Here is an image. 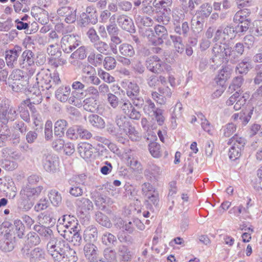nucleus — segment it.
I'll return each mask as SVG.
<instances>
[{"label": "nucleus", "mask_w": 262, "mask_h": 262, "mask_svg": "<svg viewBox=\"0 0 262 262\" xmlns=\"http://www.w3.org/2000/svg\"><path fill=\"white\" fill-rule=\"evenodd\" d=\"M34 230L44 236L49 242L47 245V252L54 262H76L78 257L74 250L71 248L64 240L55 237L49 227L35 225Z\"/></svg>", "instance_id": "1"}, {"label": "nucleus", "mask_w": 262, "mask_h": 262, "mask_svg": "<svg viewBox=\"0 0 262 262\" xmlns=\"http://www.w3.org/2000/svg\"><path fill=\"white\" fill-rule=\"evenodd\" d=\"M143 0L142 2L141 11L148 16L157 14L155 19L160 24L167 25L170 20V14L172 5V0Z\"/></svg>", "instance_id": "2"}, {"label": "nucleus", "mask_w": 262, "mask_h": 262, "mask_svg": "<svg viewBox=\"0 0 262 262\" xmlns=\"http://www.w3.org/2000/svg\"><path fill=\"white\" fill-rule=\"evenodd\" d=\"M212 56L210 59V69L215 70L223 63L230 62L228 60V54L225 47V43L223 46L215 43L212 49Z\"/></svg>", "instance_id": "3"}, {"label": "nucleus", "mask_w": 262, "mask_h": 262, "mask_svg": "<svg viewBox=\"0 0 262 262\" xmlns=\"http://www.w3.org/2000/svg\"><path fill=\"white\" fill-rule=\"evenodd\" d=\"M115 123L119 128L120 135H126L132 141H137L139 138L138 132L125 116L117 115L115 118Z\"/></svg>", "instance_id": "4"}, {"label": "nucleus", "mask_w": 262, "mask_h": 262, "mask_svg": "<svg viewBox=\"0 0 262 262\" xmlns=\"http://www.w3.org/2000/svg\"><path fill=\"white\" fill-rule=\"evenodd\" d=\"M51 79V73L49 71L41 70L37 73L36 84L30 88V92L33 95L40 97L41 91L50 90L51 85H49V83Z\"/></svg>", "instance_id": "5"}, {"label": "nucleus", "mask_w": 262, "mask_h": 262, "mask_svg": "<svg viewBox=\"0 0 262 262\" xmlns=\"http://www.w3.org/2000/svg\"><path fill=\"white\" fill-rule=\"evenodd\" d=\"M165 25H156L154 27V30L149 29L147 31L151 33L147 36L148 41L155 46L161 45L164 42V40L166 39L168 36L167 29Z\"/></svg>", "instance_id": "6"}, {"label": "nucleus", "mask_w": 262, "mask_h": 262, "mask_svg": "<svg viewBox=\"0 0 262 262\" xmlns=\"http://www.w3.org/2000/svg\"><path fill=\"white\" fill-rule=\"evenodd\" d=\"M225 47L228 54V60L232 64L237 63L239 61L240 57L245 52V46L242 42H237L233 47H231L229 43H225Z\"/></svg>", "instance_id": "7"}, {"label": "nucleus", "mask_w": 262, "mask_h": 262, "mask_svg": "<svg viewBox=\"0 0 262 262\" xmlns=\"http://www.w3.org/2000/svg\"><path fill=\"white\" fill-rule=\"evenodd\" d=\"M145 65L147 70L154 74H159L164 71L166 63L158 56L152 55L146 58Z\"/></svg>", "instance_id": "8"}, {"label": "nucleus", "mask_w": 262, "mask_h": 262, "mask_svg": "<svg viewBox=\"0 0 262 262\" xmlns=\"http://www.w3.org/2000/svg\"><path fill=\"white\" fill-rule=\"evenodd\" d=\"M60 43L63 52L70 53L80 45L81 41L78 35L71 34L63 36L61 39Z\"/></svg>", "instance_id": "9"}, {"label": "nucleus", "mask_w": 262, "mask_h": 262, "mask_svg": "<svg viewBox=\"0 0 262 262\" xmlns=\"http://www.w3.org/2000/svg\"><path fill=\"white\" fill-rule=\"evenodd\" d=\"M98 21V14L96 9L93 6H88L85 12L80 14V25L85 27L89 24H96Z\"/></svg>", "instance_id": "10"}, {"label": "nucleus", "mask_w": 262, "mask_h": 262, "mask_svg": "<svg viewBox=\"0 0 262 262\" xmlns=\"http://www.w3.org/2000/svg\"><path fill=\"white\" fill-rule=\"evenodd\" d=\"M42 163L46 171L55 173L57 170L58 158L55 155L49 152H45L42 156Z\"/></svg>", "instance_id": "11"}, {"label": "nucleus", "mask_w": 262, "mask_h": 262, "mask_svg": "<svg viewBox=\"0 0 262 262\" xmlns=\"http://www.w3.org/2000/svg\"><path fill=\"white\" fill-rule=\"evenodd\" d=\"M21 51V47L17 45L15 46L12 49L6 51L5 59L7 64L9 67L12 68L19 66L17 58Z\"/></svg>", "instance_id": "12"}, {"label": "nucleus", "mask_w": 262, "mask_h": 262, "mask_svg": "<svg viewBox=\"0 0 262 262\" xmlns=\"http://www.w3.org/2000/svg\"><path fill=\"white\" fill-rule=\"evenodd\" d=\"M41 242L40 238L37 233L34 232H30L27 235V239L25 241L24 247L21 249L22 253L29 254L30 249L40 244Z\"/></svg>", "instance_id": "13"}, {"label": "nucleus", "mask_w": 262, "mask_h": 262, "mask_svg": "<svg viewBox=\"0 0 262 262\" xmlns=\"http://www.w3.org/2000/svg\"><path fill=\"white\" fill-rule=\"evenodd\" d=\"M79 212L83 215H86L93 210V204L91 201L86 198H80L76 200L75 202Z\"/></svg>", "instance_id": "14"}, {"label": "nucleus", "mask_w": 262, "mask_h": 262, "mask_svg": "<svg viewBox=\"0 0 262 262\" xmlns=\"http://www.w3.org/2000/svg\"><path fill=\"white\" fill-rule=\"evenodd\" d=\"M118 25L124 31L130 33H135L136 29L133 21L129 17L124 15H119L117 19Z\"/></svg>", "instance_id": "15"}, {"label": "nucleus", "mask_w": 262, "mask_h": 262, "mask_svg": "<svg viewBox=\"0 0 262 262\" xmlns=\"http://www.w3.org/2000/svg\"><path fill=\"white\" fill-rule=\"evenodd\" d=\"M262 64L257 65L255 67L256 71L255 77L253 78V83L257 85L256 89L253 93V96L257 97H262Z\"/></svg>", "instance_id": "16"}, {"label": "nucleus", "mask_w": 262, "mask_h": 262, "mask_svg": "<svg viewBox=\"0 0 262 262\" xmlns=\"http://www.w3.org/2000/svg\"><path fill=\"white\" fill-rule=\"evenodd\" d=\"M83 251L88 262H93L94 260H96L99 258L98 248L92 243L85 244L83 248Z\"/></svg>", "instance_id": "17"}, {"label": "nucleus", "mask_w": 262, "mask_h": 262, "mask_svg": "<svg viewBox=\"0 0 262 262\" xmlns=\"http://www.w3.org/2000/svg\"><path fill=\"white\" fill-rule=\"evenodd\" d=\"M162 170L159 166L152 163H149L144 170V174L147 179L152 181V180H157Z\"/></svg>", "instance_id": "18"}, {"label": "nucleus", "mask_w": 262, "mask_h": 262, "mask_svg": "<svg viewBox=\"0 0 262 262\" xmlns=\"http://www.w3.org/2000/svg\"><path fill=\"white\" fill-rule=\"evenodd\" d=\"M43 188V187L41 186L34 188L31 187L29 185H27L21 190L20 192L34 202V200L39 196Z\"/></svg>", "instance_id": "19"}, {"label": "nucleus", "mask_w": 262, "mask_h": 262, "mask_svg": "<svg viewBox=\"0 0 262 262\" xmlns=\"http://www.w3.org/2000/svg\"><path fill=\"white\" fill-rule=\"evenodd\" d=\"M95 150L90 144L86 142L80 143L78 144L77 150L80 156L85 159L91 158Z\"/></svg>", "instance_id": "20"}, {"label": "nucleus", "mask_w": 262, "mask_h": 262, "mask_svg": "<svg viewBox=\"0 0 262 262\" xmlns=\"http://www.w3.org/2000/svg\"><path fill=\"white\" fill-rule=\"evenodd\" d=\"M231 69L228 66L223 67L215 80L217 84L222 88L226 86V83L227 80L230 77Z\"/></svg>", "instance_id": "21"}, {"label": "nucleus", "mask_w": 262, "mask_h": 262, "mask_svg": "<svg viewBox=\"0 0 262 262\" xmlns=\"http://www.w3.org/2000/svg\"><path fill=\"white\" fill-rule=\"evenodd\" d=\"M34 54L30 50H26L24 51L20 58L18 60V65L20 67H24L23 65L25 64V66H34Z\"/></svg>", "instance_id": "22"}, {"label": "nucleus", "mask_w": 262, "mask_h": 262, "mask_svg": "<svg viewBox=\"0 0 262 262\" xmlns=\"http://www.w3.org/2000/svg\"><path fill=\"white\" fill-rule=\"evenodd\" d=\"M72 88L74 90L72 92L73 97L80 99L85 97L84 90L86 86L83 83L78 81H74L72 84Z\"/></svg>", "instance_id": "23"}, {"label": "nucleus", "mask_w": 262, "mask_h": 262, "mask_svg": "<svg viewBox=\"0 0 262 262\" xmlns=\"http://www.w3.org/2000/svg\"><path fill=\"white\" fill-rule=\"evenodd\" d=\"M71 93V88L69 85L60 86L55 92L56 98L61 102H66Z\"/></svg>", "instance_id": "24"}, {"label": "nucleus", "mask_w": 262, "mask_h": 262, "mask_svg": "<svg viewBox=\"0 0 262 262\" xmlns=\"http://www.w3.org/2000/svg\"><path fill=\"white\" fill-rule=\"evenodd\" d=\"M252 68L251 60L249 58H245L237 64L235 72L237 74H246Z\"/></svg>", "instance_id": "25"}, {"label": "nucleus", "mask_w": 262, "mask_h": 262, "mask_svg": "<svg viewBox=\"0 0 262 262\" xmlns=\"http://www.w3.org/2000/svg\"><path fill=\"white\" fill-rule=\"evenodd\" d=\"M68 125V122L64 119H59L56 121L54 123V128L55 136L59 138L63 137Z\"/></svg>", "instance_id": "26"}, {"label": "nucleus", "mask_w": 262, "mask_h": 262, "mask_svg": "<svg viewBox=\"0 0 262 262\" xmlns=\"http://www.w3.org/2000/svg\"><path fill=\"white\" fill-rule=\"evenodd\" d=\"M20 198L18 203V208L22 211H28L33 206L34 202L33 200L25 196L23 193H20Z\"/></svg>", "instance_id": "27"}, {"label": "nucleus", "mask_w": 262, "mask_h": 262, "mask_svg": "<svg viewBox=\"0 0 262 262\" xmlns=\"http://www.w3.org/2000/svg\"><path fill=\"white\" fill-rule=\"evenodd\" d=\"M212 11V6L210 4L208 3L203 4L196 12V18L205 20L209 17Z\"/></svg>", "instance_id": "28"}, {"label": "nucleus", "mask_w": 262, "mask_h": 262, "mask_svg": "<svg viewBox=\"0 0 262 262\" xmlns=\"http://www.w3.org/2000/svg\"><path fill=\"white\" fill-rule=\"evenodd\" d=\"M135 21L139 28L142 27H149L153 24V20L149 17L141 15L139 14H135Z\"/></svg>", "instance_id": "29"}, {"label": "nucleus", "mask_w": 262, "mask_h": 262, "mask_svg": "<svg viewBox=\"0 0 262 262\" xmlns=\"http://www.w3.org/2000/svg\"><path fill=\"white\" fill-rule=\"evenodd\" d=\"M204 22V20L200 18L191 20V30L195 36H201L203 33Z\"/></svg>", "instance_id": "30"}, {"label": "nucleus", "mask_w": 262, "mask_h": 262, "mask_svg": "<svg viewBox=\"0 0 262 262\" xmlns=\"http://www.w3.org/2000/svg\"><path fill=\"white\" fill-rule=\"evenodd\" d=\"M45 258V253L42 249L36 247L31 251L30 253V262H39Z\"/></svg>", "instance_id": "31"}, {"label": "nucleus", "mask_w": 262, "mask_h": 262, "mask_svg": "<svg viewBox=\"0 0 262 262\" xmlns=\"http://www.w3.org/2000/svg\"><path fill=\"white\" fill-rule=\"evenodd\" d=\"M118 254L121 262H130L132 259V253L125 246L119 247Z\"/></svg>", "instance_id": "32"}, {"label": "nucleus", "mask_w": 262, "mask_h": 262, "mask_svg": "<svg viewBox=\"0 0 262 262\" xmlns=\"http://www.w3.org/2000/svg\"><path fill=\"white\" fill-rule=\"evenodd\" d=\"M38 217L41 219L42 224L49 227L53 226L56 222V219L54 217L52 212H45L41 213Z\"/></svg>", "instance_id": "33"}, {"label": "nucleus", "mask_w": 262, "mask_h": 262, "mask_svg": "<svg viewBox=\"0 0 262 262\" xmlns=\"http://www.w3.org/2000/svg\"><path fill=\"white\" fill-rule=\"evenodd\" d=\"M83 108L88 112H94L98 108L97 100L93 97L86 98L83 101Z\"/></svg>", "instance_id": "34"}, {"label": "nucleus", "mask_w": 262, "mask_h": 262, "mask_svg": "<svg viewBox=\"0 0 262 262\" xmlns=\"http://www.w3.org/2000/svg\"><path fill=\"white\" fill-rule=\"evenodd\" d=\"M159 108H160L157 107L154 102L150 99L148 98L145 99V104L143 107V110L146 115L151 117Z\"/></svg>", "instance_id": "35"}, {"label": "nucleus", "mask_w": 262, "mask_h": 262, "mask_svg": "<svg viewBox=\"0 0 262 262\" xmlns=\"http://www.w3.org/2000/svg\"><path fill=\"white\" fill-rule=\"evenodd\" d=\"M119 51L121 55L127 57L134 56L135 51L134 47L130 44L124 43L119 47Z\"/></svg>", "instance_id": "36"}, {"label": "nucleus", "mask_w": 262, "mask_h": 262, "mask_svg": "<svg viewBox=\"0 0 262 262\" xmlns=\"http://www.w3.org/2000/svg\"><path fill=\"white\" fill-rule=\"evenodd\" d=\"M140 88L138 84L134 82H129L126 89V94L129 98L139 95Z\"/></svg>", "instance_id": "37"}, {"label": "nucleus", "mask_w": 262, "mask_h": 262, "mask_svg": "<svg viewBox=\"0 0 262 262\" xmlns=\"http://www.w3.org/2000/svg\"><path fill=\"white\" fill-rule=\"evenodd\" d=\"M95 219L100 225L106 228H110L112 226V224L109 218L100 211L96 213Z\"/></svg>", "instance_id": "38"}, {"label": "nucleus", "mask_w": 262, "mask_h": 262, "mask_svg": "<svg viewBox=\"0 0 262 262\" xmlns=\"http://www.w3.org/2000/svg\"><path fill=\"white\" fill-rule=\"evenodd\" d=\"M94 47L100 53L107 55L110 54V45L99 39L93 44Z\"/></svg>", "instance_id": "39"}, {"label": "nucleus", "mask_w": 262, "mask_h": 262, "mask_svg": "<svg viewBox=\"0 0 262 262\" xmlns=\"http://www.w3.org/2000/svg\"><path fill=\"white\" fill-rule=\"evenodd\" d=\"M84 238L90 242H95L98 237V231L96 227L89 226L84 231Z\"/></svg>", "instance_id": "40"}, {"label": "nucleus", "mask_w": 262, "mask_h": 262, "mask_svg": "<svg viewBox=\"0 0 262 262\" xmlns=\"http://www.w3.org/2000/svg\"><path fill=\"white\" fill-rule=\"evenodd\" d=\"M74 230H72V234L71 242L74 246H79L82 242V231L80 227H75Z\"/></svg>", "instance_id": "41"}, {"label": "nucleus", "mask_w": 262, "mask_h": 262, "mask_svg": "<svg viewBox=\"0 0 262 262\" xmlns=\"http://www.w3.org/2000/svg\"><path fill=\"white\" fill-rule=\"evenodd\" d=\"M89 122L94 127L99 128H103L105 127V122L103 119L96 114L90 115L88 117Z\"/></svg>", "instance_id": "42"}, {"label": "nucleus", "mask_w": 262, "mask_h": 262, "mask_svg": "<svg viewBox=\"0 0 262 262\" xmlns=\"http://www.w3.org/2000/svg\"><path fill=\"white\" fill-rule=\"evenodd\" d=\"M51 203L54 206H59L61 203V194L56 190H51L48 194Z\"/></svg>", "instance_id": "43"}, {"label": "nucleus", "mask_w": 262, "mask_h": 262, "mask_svg": "<svg viewBox=\"0 0 262 262\" xmlns=\"http://www.w3.org/2000/svg\"><path fill=\"white\" fill-rule=\"evenodd\" d=\"M246 144V140L242 137L235 135L228 142V144L240 147L243 149Z\"/></svg>", "instance_id": "44"}, {"label": "nucleus", "mask_w": 262, "mask_h": 262, "mask_svg": "<svg viewBox=\"0 0 262 262\" xmlns=\"http://www.w3.org/2000/svg\"><path fill=\"white\" fill-rule=\"evenodd\" d=\"M14 183L12 179H8V180L0 179V190L4 192H7L10 190V188L13 189H16L14 186Z\"/></svg>", "instance_id": "45"}, {"label": "nucleus", "mask_w": 262, "mask_h": 262, "mask_svg": "<svg viewBox=\"0 0 262 262\" xmlns=\"http://www.w3.org/2000/svg\"><path fill=\"white\" fill-rule=\"evenodd\" d=\"M28 85L27 78L23 79L19 82H13L12 84V90L16 92L25 91Z\"/></svg>", "instance_id": "46"}, {"label": "nucleus", "mask_w": 262, "mask_h": 262, "mask_svg": "<svg viewBox=\"0 0 262 262\" xmlns=\"http://www.w3.org/2000/svg\"><path fill=\"white\" fill-rule=\"evenodd\" d=\"M86 57V48L83 46L78 48L75 51L72 53L70 56V58H71L80 60L85 59Z\"/></svg>", "instance_id": "47"}, {"label": "nucleus", "mask_w": 262, "mask_h": 262, "mask_svg": "<svg viewBox=\"0 0 262 262\" xmlns=\"http://www.w3.org/2000/svg\"><path fill=\"white\" fill-rule=\"evenodd\" d=\"M102 242L105 245L110 246L117 242V238L113 234L106 232L102 236Z\"/></svg>", "instance_id": "48"}, {"label": "nucleus", "mask_w": 262, "mask_h": 262, "mask_svg": "<svg viewBox=\"0 0 262 262\" xmlns=\"http://www.w3.org/2000/svg\"><path fill=\"white\" fill-rule=\"evenodd\" d=\"M149 150L154 158H159L161 156V146L157 142L150 143L148 145Z\"/></svg>", "instance_id": "49"}, {"label": "nucleus", "mask_w": 262, "mask_h": 262, "mask_svg": "<svg viewBox=\"0 0 262 262\" xmlns=\"http://www.w3.org/2000/svg\"><path fill=\"white\" fill-rule=\"evenodd\" d=\"M119 104L120 109L126 116L128 114L132 108L133 107L131 101L127 99H121L119 102Z\"/></svg>", "instance_id": "50"}, {"label": "nucleus", "mask_w": 262, "mask_h": 262, "mask_svg": "<svg viewBox=\"0 0 262 262\" xmlns=\"http://www.w3.org/2000/svg\"><path fill=\"white\" fill-rule=\"evenodd\" d=\"M148 200L147 201V208L149 209L150 210L152 209V207L151 206V204H153L155 206L158 207L159 205V194L158 193H154L151 195L149 194L147 196Z\"/></svg>", "instance_id": "51"}, {"label": "nucleus", "mask_w": 262, "mask_h": 262, "mask_svg": "<svg viewBox=\"0 0 262 262\" xmlns=\"http://www.w3.org/2000/svg\"><path fill=\"white\" fill-rule=\"evenodd\" d=\"M116 61L114 57L106 56L104 58L103 64L104 68L107 70H113L116 66Z\"/></svg>", "instance_id": "52"}, {"label": "nucleus", "mask_w": 262, "mask_h": 262, "mask_svg": "<svg viewBox=\"0 0 262 262\" xmlns=\"http://www.w3.org/2000/svg\"><path fill=\"white\" fill-rule=\"evenodd\" d=\"M10 77L13 80V82H19V81H22L23 79L27 78L25 72L19 69L13 71Z\"/></svg>", "instance_id": "53"}, {"label": "nucleus", "mask_w": 262, "mask_h": 262, "mask_svg": "<svg viewBox=\"0 0 262 262\" xmlns=\"http://www.w3.org/2000/svg\"><path fill=\"white\" fill-rule=\"evenodd\" d=\"M182 105L180 102L177 103L174 108L171 114V122L176 123V119H179L182 116Z\"/></svg>", "instance_id": "54"}, {"label": "nucleus", "mask_w": 262, "mask_h": 262, "mask_svg": "<svg viewBox=\"0 0 262 262\" xmlns=\"http://www.w3.org/2000/svg\"><path fill=\"white\" fill-rule=\"evenodd\" d=\"M242 149L239 147L231 145L228 152L230 159L234 161L238 159L241 156Z\"/></svg>", "instance_id": "55"}, {"label": "nucleus", "mask_w": 262, "mask_h": 262, "mask_svg": "<svg viewBox=\"0 0 262 262\" xmlns=\"http://www.w3.org/2000/svg\"><path fill=\"white\" fill-rule=\"evenodd\" d=\"M81 185L82 184L80 183L73 185L69 190L70 194L75 197L81 196L83 194V187Z\"/></svg>", "instance_id": "56"}, {"label": "nucleus", "mask_w": 262, "mask_h": 262, "mask_svg": "<svg viewBox=\"0 0 262 262\" xmlns=\"http://www.w3.org/2000/svg\"><path fill=\"white\" fill-rule=\"evenodd\" d=\"M12 104L10 100L6 98H3L0 101V114H2L4 117H6V111Z\"/></svg>", "instance_id": "57"}, {"label": "nucleus", "mask_w": 262, "mask_h": 262, "mask_svg": "<svg viewBox=\"0 0 262 262\" xmlns=\"http://www.w3.org/2000/svg\"><path fill=\"white\" fill-rule=\"evenodd\" d=\"M10 136V130L8 127L5 125L2 126L0 130V143L1 145H4V142Z\"/></svg>", "instance_id": "58"}, {"label": "nucleus", "mask_w": 262, "mask_h": 262, "mask_svg": "<svg viewBox=\"0 0 262 262\" xmlns=\"http://www.w3.org/2000/svg\"><path fill=\"white\" fill-rule=\"evenodd\" d=\"M129 99L133 105L137 108H143L145 104V100L140 95L134 96L129 98Z\"/></svg>", "instance_id": "59"}, {"label": "nucleus", "mask_w": 262, "mask_h": 262, "mask_svg": "<svg viewBox=\"0 0 262 262\" xmlns=\"http://www.w3.org/2000/svg\"><path fill=\"white\" fill-rule=\"evenodd\" d=\"M16 234L19 238H22L24 235L25 227L20 220H16L14 222Z\"/></svg>", "instance_id": "60"}, {"label": "nucleus", "mask_w": 262, "mask_h": 262, "mask_svg": "<svg viewBox=\"0 0 262 262\" xmlns=\"http://www.w3.org/2000/svg\"><path fill=\"white\" fill-rule=\"evenodd\" d=\"M248 98V96L247 94H244L241 95L238 93V99L236 100V102L234 105V108L235 110L237 111L241 108L242 106H244Z\"/></svg>", "instance_id": "61"}, {"label": "nucleus", "mask_w": 262, "mask_h": 262, "mask_svg": "<svg viewBox=\"0 0 262 262\" xmlns=\"http://www.w3.org/2000/svg\"><path fill=\"white\" fill-rule=\"evenodd\" d=\"M163 113L164 110L160 108L150 117L152 119L155 118L158 125H162L165 121V118L163 115Z\"/></svg>", "instance_id": "62"}, {"label": "nucleus", "mask_w": 262, "mask_h": 262, "mask_svg": "<svg viewBox=\"0 0 262 262\" xmlns=\"http://www.w3.org/2000/svg\"><path fill=\"white\" fill-rule=\"evenodd\" d=\"M47 52L49 55L52 56V57L58 58L61 56V51L55 48L54 45H51L47 49Z\"/></svg>", "instance_id": "63"}, {"label": "nucleus", "mask_w": 262, "mask_h": 262, "mask_svg": "<svg viewBox=\"0 0 262 262\" xmlns=\"http://www.w3.org/2000/svg\"><path fill=\"white\" fill-rule=\"evenodd\" d=\"M52 122L50 120H48L45 127V136L46 140H49L53 137Z\"/></svg>", "instance_id": "64"}]
</instances>
